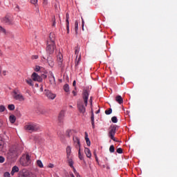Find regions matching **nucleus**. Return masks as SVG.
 Segmentation results:
<instances>
[{"instance_id":"f257e3e1","label":"nucleus","mask_w":177,"mask_h":177,"mask_svg":"<svg viewBox=\"0 0 177 177\" xmlns=\"http://www.w3.org/2000/svg\"><path fill=\"white\" fill-rule=\"evenodd\" d=\"M56 49V44L55 43V34L50 33L49 39L47 41V46L46 50L48 55H53Z\"/></svg>"},{"instance_id":"f03ea898","label":"nucleus","mask_w":177,"mask_h":177,"mask_svg":"<svg viewBox=\"0 0 177 177\" xmlns=\"http://www.w3.org/2000/svg\"><path fill=\"white\" fill-rule=\"evenodd\" d=\"M20 153H21V149H19L18 146L14 145L10 149L7 157L9 160H12V158L17 157Z\"/></svg>"},{"instance_id":"7ed1b4c3","label":"nucleus","mask_w":177,"mask_h":177,"mask_svg":"<svg viewBox=\"0 0 177 177\" xmlns=\"http://www.w3.org/2000/svg\"><path fill=\"white\" fill-rule=\"evenodd\" d=\"M26 131H28L30 133L32 132H37V131H39L41 129V127L39 125L35 124V123H31L28 124L25 126Z\"/></svg>"},{"instance_id":"20e7f679","label":"nucleus","mask_w":177,"mask_h":177,"mask_svg":"<svg viewBox=\"0 0 177 177\" xmlns=\"http://www.w3.org/2000/svg\"><path fill=\"white\" fill-rule=\"evenodd\" d=\"M117 131V127L115 125H111L109 127V131L108 133V136L113 140V142H118L115 140V131Z\"/></svg>"},{"instance_id":"39448f33","label":"nucleus","mask_w":177,"mask_h":177,"mask_svg":"<svg viewBox=\"0 0 177 177\" xmlns=\"http://www.w3.org/2000/svg\"><path fill=\"white\" fill-rule=\"evenodd\" d=\"M12 97L15 100H19V102H23L24 101V96L20 93V91L19 90H14L12 92Z\"/></svg>"},{"instance_id":"423d86ee","label":"nucleus","mask_w":177,"mask_h":177,"mask_svg":"<svg viewBox=\"0 0 177 177\" xmlns=\"http://www.w3.org/2000/svg\"><path fill=\"white\" fill-rule=\"evenodd\" d=\"M77 109L79 110V113L85 115V113H86V109L84 106V102L82 101H77Z\"/></svg>"},{"instance_id":"0eeeda50","label":"nucleus","mask_w":177,"mask_h":177,"mask_svg":"<svg viewBox=\"0 0 177 177\" xmlns=\"http://www.w3.org/2000/svg\"><path fill=\"white\" fill-rule=\"evenodd\" d=\"M82 99L84 106L86 107L88 106V99H89V91L88 90H83Z\"/></svg>"},{"instance_id":"6e6552de","label":"nucleus","mask_w":177,"mask_h":177,"mask_svg":"<svg viewBox=\"0 0 177 177\" xmlns=\"http://www.w3.org/2000/svg\"><path fill=\"white\" fill-rule=\"evenodd\" d=\"M80 53V47L77 46L75 48V55H76V62L75 66H78L80 64V62H81V55H78Z\"/></svg>"},{"instance_id":"1a4fd4ad","label":"nucleus","mask_w":177,"mask_h":177,"mask_svg":"<svg viewBox=\"0 0 177 177\" xmlns=\"http://www.w3.org/2000/svg\"><path fill=\"white\" fill-rule=\"evenodd\" d=\"M45 95L48 99H50V100H53L56 97V94L52 93V91L49 90H45Z\"/></svg>"},{"instance_id":"9d476101","label":"nucleus","mask_w":177,"mask_h":177,"mask_svg":"<svg viewBox=\"0 0 177 177\" xmlns=\"http://www.w3.org/2000/svg\"><path fill=\"white\" fill-rule=\"evenodd\" d=\"M57 62L59 67H62V66H63V55L62 53H60V51H59L58 54L57 55Z\"/></svg>"},{"instance_id":"9b49d317","label":"nucleus","mask_w":177,"mask_h":177,"mask_svg":"<svg viewBox=\"0 0 177 177\" xmlns=\"http://www.w3.org/2000/svg\"><path fill=\"white\" fill-rule=\"evenodd\" d=\"M20 177H37V176L32 174V173H30L26 169H24L22 170V173L21 174Z\"/></svg>"},{"instance_id":"f8f14e48","label":"nucleus","mask_w":177,"mask_h":177,"mask_svg":"<svg viewBox=\"0 0 177 177\" xmlns=\"http://www.w3.org/2000/svg\"><path fill=\"white\" fill-rule=\"evenodd\" d=\"M73 139L75 147L78 149H81V142L80 141V138H78V137L73 136Z\"/></svg>"},{"instance_id":"ddd939ff","label":"nucleus","mask_w":177,"mask_h":177,"mask_svg":"<svg viewBox=\"0 0 177 177\" xmlns=\"http://www.w3.org/2000/svg\"><path fill=\"white\" fill-rule=\"evenodd\" d=\"M32 80L33 81H37L38 82H42V77H41V76H39L38 74H37V73H33L32 74Z\"/></svg>"},{"instance_id":"4468645a","label":"nucleus","mask_w":177,"mask_h":177,"mask_svg":"<svg viewBox=\"0 0 177 177\" xmlns=\"http://www.w3.org/2000/svg\"><path fill=\"white\" fill-rule=\"evenodd\" d=\"M48 80L50 84H56V80L55 79V75L52 71L49 72Z\"/></svg>"},{"instance_id":"2eb2a0df","label":"nucleus","mask_w":177,"mask_h":177,"mask_svg":"<svg viewBox=\"0 0 177 177\" xmlns=\"http://www.w3.org/2000/svg\"><path fill=\"white\" fill-rule=\"evenodd\" d=\"M47 63L48 64V66H50V67H53V66H55V61L52 56H48L47 57Z\"/></svg>"},{"instance_id":"dca6fc26","label":"nucleus","mask_w":177,"mask_h":177,"mask_svg":"<svg viewBox=\"0 0 177 177\" xmlns=\"http://www.w3.org/2000/svg\"><path fill=\"white\" fill-rule=\"evenodd\" d=\"M3 23H6V24H10L12 23V17L9 15H6L4 18H3Z\"/></svg>"},{"instance_id":"f3484780","label":"nucleus","mask_w":177,"mask_h":177,"mask_svg":"<svg viewBox=\"0 0 177 177\" xmlns=\"http://www.w3.org/2000/svg\"><path fill=\"white\" fill-rule=\"evenodd\" d=\"M26 161L27 162H26V163H24V162H23V160H21V165H23L24 167H27V165H28L31 162V160H30V155H26Z\"/></svg>"},{"instance_id":"a211bd4d","label":"nucleus","mask_w":177,"mask_h":177,"mask_svg":"<svg viewBox=\"0 0 177 177\" xmlns=\"http://www.w3.org/2000/svg\"><path fill=\"white\" fill-rule=\"evenodd\" d=\"M66 30L68 32L70 31V21H68V19H70V15H68V12L66 14Z\"/></svg>"},{"instance_id":"6ab92c4d","label":"nucleus","mask_w":177,"mask_h":177,"mask_svg":"<svg viewBox=\"0 0 177 177\" xmlns=\"http://www.w3.org/2000/svg\"><path fill=\"white\" fill-rule=\"evenodd\" d=\"M84 153L88 158L92 157V153H91V149H89V148H84Z\"/></svg>"},{"instance_id":"aec40b11","label":"nucleus","mask_w":177,"mask_h":177,"mask_svg":"<svg viewBox=\"0 0 177 177\" xmlns=\"http://www.w3.org/2000/svg\"><path fill=\"white\" fill-rule=\"evenodd\" d=\"M91 124L93 129H95V115L93 114V109H91Z\"/></svg>"},{"instance_id":"412c9836","label":"nucleus","mask_w":177,"mask_h":177,"mask_svg":"<svg viewBox=\"0 0 177 177\" xmlns=\"http://www.w3.org/2000/svg\"><path fill=\"white\" fill-rule=\"evenodd\" d=\"M115 101L119 103V104H122V103H124V100H122V97H121V95H117Z\"/></svg>"},{"instance_id":"4be33fe9","label":"nucleus","mask_w":177,"mask_h":177,"mask_svg":"<svg viewBox=\"0 0 177 177\" xmlns=\"http://www.w3.org/2000/svg\"><path fill=\"white\" fill-rule=\"evenodd\" d=\"M71 147L68 146L66 147V158H69V157H71Z\"/></svg>"},{"instance_id":"5701e85b","label":"nucleus","mask_w":177,"mask_h":177,"mask_svg":"<svg viewBox=\"0 0 177 177\" xmlns=\"http://www.w3.org/2000/svg\"><path fill=\"white\" fill-rule=\"evenodd\" d=\"M19 167L14 166L11 171V175L12 176L15 175V174H16V172H19Z\"/></svg>"},{"instance_id":"b1692460","label":"nucleus","mask_w":177,"mask_h":177,"mask_svg":"<svg viewBox=\"0 0 177 177\" xmlns=\"http://www.w3.org/2000/svg\"><path fill=\"white\" fill-rule=\"evenodd\" d=\"M68 160V163L69 167H71V168H74V162L73 161V159H71V157L67 158Z\"/></svg>"},{"instance_id":"393cba45","label":"nucleus","mask_w":177,"mask_h":177,"mask_svg":"<svg viewBox=\"0 0 177 177\" xmlns=\"http://www.w3.org/2000/svg\"><path fill=\"white\" fill-rule=\"evenodd\" d=\"M9 120L11 124H15V122H16V116H15V115H11L9 117Z\"/></svg>"},{"instance_id":"a878e982","label":"nucleus","mask_w":177,"mask_h":177,"mask_svg":"<svg viewBox=\"0 0 177 177\" xmlns=\"http://www.w3.org/2000/svg\"><path fill=\"white\" fill-rule=\"evenodd\" d=\"M85 140L87 146H91V140H89V138H88V133L86 132H85Z\"/></svg>"},{"instance_id":"bb28decb","label":"nucleus","mask_w":177,"mask_h":177,"mask_svg":"<svg viewBox=\"0 0 177 177\" xmlns=\"http://www.w3.org/2000/svg\"><path fill=\"white\" fill-rule=\"evenodd\" d=\"M64 117V112H60L59 116H58V120L59 122H62L63 121V118Z\"/></svg>"},{"instance_id":"cd10ccee","label":"nucleus","mask_w":177,"mask_h":177,"mask_svg":"<svg viewBox=\"0 0 177 177\" xmlns=\"http://www.w3.org/2000/svg\"><path fill=\"white\" fill-rule=\"evenodd\" d=\"M74 133V130H67L66 131V136H68V138H70L73 133Z\"/></svg>"},{"instance_id":"c85d7f7f","label":"nucleus","mask_w":177,"mask_h":177,"mask_svg":"<svg viewBox=\"0 0 177 177\" xmlns=\"http://www.w3.org/2000/svg\"><path fill=\"white\" fill-rule=\"evenodd\" d=\"M75 34H78V21H75Z\"/></svg>"},{"instance_id":"c756f323","label":"nucleus","mask_w":177,"mask_h":177,"mask_svg":"<svg viewBox=\"0 0 177 177\" xmlns=\"http://www.w3.org/2000/svg\"><path fill=\"white\" fill-rule=\"evenodd\" d=\"M64 91H65L66 92H70V86H68V84H65L64 86Z\"/></svg>"},{"instance_id":"7c9ffc66","label":"nucleus","mask_w":177,"mask_h":177,"mask_svg":"<svg viewBox=\"0 0 177 177\" xmlns=\"http://www.w3.org/2000/svg\"><path fill=\"white\" fill-rule=\"evenodd\" d=\"M78 157H79L80 160H84V156H82V154H81V149H78Z\"/></svg>"},{"instance_id":"2f4dec72","label":"nucleus","mask_w":177,"mask_h":177,"mask_svg":"<svg viewBox=\"0 0 177 177\" xmlns=\"http://www.w3.org/2000/svg\"><path fill=\"white\" fill-rule=\"evenodd\" d=\"M112 113L113 109H111V108L105 111V114H106V115H110V114H111Z\"/></svg>"},{"instance_id":"473e14b6","label":"nucleus","mask_w":177,"mask_h":177,"mask_svg":"<svg viewBox=\"0 0 177 177\" xmlns=\"http://www.w3.org/2000/svg\"><path fill=\"white\" fill-rule=\"evenodd\" d=\"M37 164L39 167V168H44V164H42V161L38 160L37 161Z\"/></svg>"},{"instance_id":"72a5a7b5","label":"nucleus","mask_w":177,"mask_h":177,"mask_svg":"<svg viewBox=\"0 0 177 177\" xmlns=\"http://www.w3.org/2000/svg\"><path fill=\"white\" fill-rule=\"evenodd\" d=\"M111 121L113 122V124H117V122H118V120L115 116L111 118Z\"/></svg>"},{"instance_id":"f704fd0d","label":"nucleus","mask_w":177,"mask_h":177,"mask_svg":"<svg viewBox=\"0 0 177 177\" xmlns=\"http://www.w3.org/2000/svg\"><path fill=\"white\" fill-rule=\"evenodd\" d=\"M8 110H10L11 111L15 110V104H8Z\"/></svg>"},{"instance_id":"c9c22d12","label":"nucleus","mask_w":177,"mask_h":177,"mask_svg":"<svg viewBox=\"0 0 177 177\" xmlns=\"http://www.w3.org/2000/svg\"><path fill=\"white\" fill-rule=\"evenodd\" d=\"M6 107L3 105H0V113H3V111H6Z\"/></svg>"},{"instance_id":"e433bc0d","label":"nucleus","mask_w":177,"mask_h":177,"mask_svg":"<svg viewBox=\"0 0 177 177\" xmlns=\"http://www.w3.org/2000/svg\"><path fill=\"white\" fill-rule=\"evenodd\" d=\"M110 153H114L115 151V149L114 148V145H111L109 147Z\"/></svg>"},{"instance_id":"4c0bfd02","label":"nucleus","mask_w":177,"mask_h":177,"mask_svg":"<svg viewBox=\"0 0 177 177\" xmlns=\"http://www.w3.org/2000/svg\"><path fill=\"white\" fill-rule=\"evenodd\" d=\"M26 82L28 85H30V86H32V80L31 79L26 80Z\"/></svg>"},{"instance_id":"58836bf2","label":"nucleus","mask_w":177,"mask_h":177,"mask_svg":"<svg viewBox=\"0 0 177 177\" xmlns=\"http://www.w3.org/2000/svg\"><path fill=\"white\" fill-rule=\"evenodd\" d=\"M0 32H3V34H7L6 30L1 26H0Z\"/></svg>"},{"instance_id":"ea45409f","label":"nucleus","mask_w":177,"mask_h":177,"mask_svg":"<svg viewBox=\"0 0 177 177\" xmlns=\"http://www.w3.org/2000/svg\"><path fill=\"white\" fill-rule=\"evenodd\" d=\"M52 21H53V26L55 27V26H56V17L53 16Z\"/></svg>"},{"instance_id":"a19ab883","label":"nucleus","mask_w":177,"mask_h":177,"mask_svg":"<svg viewBox=\"0 0 177 177\" xmlns=\"http://www.w3.org/2000/svg\"><path fill=\"white\" fill-rule=\"evenodd\" d=\"M3 147V140H2V138L0 137V150Z\"/></svg>"},{"instance_id":"79ce46f5","label":"nucleus","mask_w":177,"mask_h":177,"mask_svg":"<svg viewBox=\"0 0 177 177\" xmlns=\"http://www.w3.org/2000/svg\"><path fill=\"white\" fill-rule=\"evenodd\" d=\"M89 103L91 104V110H92V107H93V100H92V97H90V100H89Z\"/></svg>"},{"instance_id":"37998d69","label":"nucleus","mask_w":177,"mask_h":177,"mask_svg":"<svg viewBox=\"0 0 177 177\" xmlns=\"http://www.w3.org/2000/svg\"><path fill=\"white\" fill-rule=\"evenodd\" d=\"M30 3H32V5H37L38 0H30Z\"/></svg>"},{"instance_id":"c03bdc74","label":"nucleus","mask_w":177,"mask_h":177,"mask_svg":"<svg viewBox=\"0 0 177 177\" xmlns=\"http://www.w3.org/2000/svg\"><path fill=\"white\" fill-rule=\"evenodd\" d=\"M117 153H118V154H122V149L121 148H118L116 150Z\"/></svg>"},{"instance_id":"a18cd8bd","label":"nucleus","mask_w":177,"mask_h":177,"mask_svg":"<svg viewBox=\"0 0 177 177\" xmlns=\"http://www.w3.org/2000/svg\"><path fill=\"white\" fill-rule=\"evenodd\" d=\"M39 70H41V67L39 66H36L35 68V71H39Z\"/></svg>"},{"instance_id":"49530a36","label":"nucleus","mask_w":177,"mask_h":177,"mask_svg":"<svg viewBox=\"0 0 177 177\" xmlns=\"http://www.w3.org/2000/svg\"><path fill=\"white\" fill-rule=\"evenodd\" d=\"M3 176H4V177H10V173H9V172H6V173H4Z\"/></svg>"},{"instance_id":"de8ad7c7","label":"nucleus","mask_w":177,"mask_h":177,"mask_svg":"<svg viewBox=\"0 0 177 177\" xmlns=\"http://www.w3.org/2000/svg\"><path fill=\"white\" fill-rule=\"evenodd\" d=\"M95 161L99 165V158H97V155H96V153H95Z\"/></svg>"},{"instance_id":"09e8293b","label":"nucleus","mask_w":177,"mask_h":177,"mask_svg":"<svg viewBox=\"0 0 177 177\" xmlns=\"http://www.w3.org/2000/svg\"><path fill=\"white\" fill-rule=\"evenodd\" d=\"M5 162V158L3 156H0V162Z\"/></svg>"},{"instance_id":"8fccbe9b","label":"nucleus","mask_w":177,"mask_h":177,"mask_svg":"<svg viewBox=\"0 0 177 177\" xmlns=\"http://www.w3.org/2000/svg\"><path fill=\"white\" fill-rule=\"evenodd\" d=\"M84 24H85V21H84V19H82V30H84Z\"/></svg>"},{"instance_id":"3c124183","label":"nucleus","mask_w":177,"mask_h":177,"mask_svg":"<svg viewBox=\"0 0 177 177\" xmlns=\"http://www.w3.org/2000/svg\"><path fill=\"white\" fill-rule=\"evenodd\" d=\"M38 55H32V60H35V59H38Z\"/></svg>"},{"instance_id":"603ef678","label":"nucleus","mask_w":177,"mask_h":177,"mask_svg":"<svg viewBox=\"0 0 177 177\" xmlns=\"http://www.w3.org/2000/svg\"><path fill=\"white\" fill-rule=\"evenodd\" d=\"M43 5H48V0H43Z\"/></svg>"},{"instance_id":"864d4df0","label":"nucleus","mask_w":177,"mask_h":177,"mask_svg":"<svg viewBox=\"0 0 177 177\" xmlns=\"http://www.w3.org/2000/svg\"><path fill=\"white\" fill-rule=\"evenodd\" d=\"M72 168H73V169L74 174H75V175H77V174H78V173L77 172V170H75V168H74V167H72Z\"/></svg>"},{"instance_id":"5fc2aeb1","label":"nucleus","mask_w":177,"mask_h":177,"mask_svg":"<svg viewBox=\"0 0 177 177\" xmlns=\"http://www.w3.org/2000/svg\"><path fill=\"white\" fill-rule=\"evenodd\" d=\"M72 93H73V96H77V92H75V91H73Z\"/></svg>"},{"instance_id":"6e6d98bb","label":"nucleus","mask_w":177,"mask_h":177,"mask_svg":"<svg viewBox=\"0 0 177 177\" xmlns=\"http://www.w3.org/2000/svg\"><path fill=\"white\" fill-rule=\"evenodd\" d=\"M106 169H110V166L109 165V163L106 162Z\"/></svg>"},{"instance_id":"4d7b16f0","label":"nucleus","mask_w":177,"mask_h":177,"mask_svg":"<svg viewBox=\"0 0 177 177\" xmlns=\"http://www.w3.org/2000/svg\"><path fill=\"white\" fill-rule=\"evenodd\" d=\"M76 84H77V82H75V80H74L73 82V86H75Z\"/></svg>"},{"instance_id":"13d9d810","label":"nucleus","mask_w":177,"mask_h":177,"mask_svg":"<svg viewBox=\"0 0 177 177\" xmlns=\"http://www.w3.org/2000/svg\"><path fill=\"white\" fill-rule=\"evenodd\" d=\"M40 91H41V92H44V87H42V86L40 88Z\"/></svg>"},{"instance_id":"bf43d9fd","label":"nucleus","mask_w":177,"mask_h":177,"mask_svg":"<svg viewBox=\"0 0 177 177\" xmlns=\"http://www.w3.org/2000/svg\"><path fill=\"white\" fill-rule=\"evenodd\" d=\"M3 75H6V71H3Z\"/></svg>"},{"instance_id":"052dcab7","label":"nucleus","mask_w":177,"mask_h":177,"mask_svg":"<svg viewBox=\"0 0 177 177\" xmlns=\"http://www.w3.org/2000/svg\"><path fill=\"white\" fill-rule=\"evenodd\" d=\"M42 77L43 78H47L48 76L46 75H43Z\"/></svg>"},{"instance_id":"680f3d73","label":"nucleus","mask_w":177,"mask_h":177,"mask_svg":"<svg viewBox=\"0 0 177 177\" xmlns=\"http://www.w3.org/2000/svg\"><path fill=\"white\" fill-rule=\"evenodd\" d=\"M95 113H96V114H99V113H100V109H99L98 111H97Z\"/></svg>"},{"instance_id":"e2e57ef3","label":"nucleus","mask_w":177,"mask_h":177,"mask_svg":"<svg viewBox=\"0 0 177 177\" xmlns=\"http://www.w3.org/2000/svg\"><path fill=\"white\" fill-rule=\"evenodd\" d=\"M70 176H71V177H75V176H74V174H70Z\"/></svg>"},{"instance_id":"0e129e2a","label":"nucleus","mask_w":177,"mask_h":177,"mask_svg":"<svg viewBox=\"0 0 177 177\" xmlns=\"http://www.w3.org/2000/svg\"><path fill=\"white\" fill-rule=\"evenodd\" d=\"M106 163H105V165H102V168H106Z\"/></svg>"},{"instance_id":"69168bd1","label":"nucleus","mask_w":177,"mask_h":177,"mask_svg":"<svg viewBox=\"0 0 177 177\" xmlns=\"http://www.w3.org/2000/svg\"><path fill=\"white\" fill-rule=\"evenodd\" d=\"M49 168H53V165H50Z\"/></svg>"},{"instance_id":"338daca9","label":"nucleus","mask_w":177,"mask_h":177,"mask_svg":"<svg viewBox=\"0 0 177 177\" xmlns=\"http://www.w3.org/2000/svg\"><path fill=\"white\" fill-rule=\"evenodd\" d=\"M76 176H77V177H81V176H80L79 174H76Z\"/></svg>"},{"instance_id":"774afa93","label":"nucleus","mask_w":177,"mask_h":177,"mask_svg":"<svg viewBox=\"0 0 177 177\" xmlns=\"http://www.w3.org/2000/svg\"><path fill=\"white\" fill-rule=\"evenodd\" d=\"M20 7H19V6H16V9H19Z\"/></svg>"}]
</instances>
